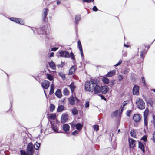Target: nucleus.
Masks as SVG:
<instances>
[{
	"label": "nucleus",
	"instance_id": "obj_1",
	"mask_svg": "<svg viewBox=\"0 0 155 155\" xmlns=\"http://www.w3.org/2000/svg\"><path fill=\"white\" fill-rule=\"evenodd\" d=\"M99 81L97 79H91L89 81L85 82L84 84L85 90L89 92H94L97 94L101 92L106 94L109 91V88L107 86L100 87L98 84Z\"/></svg>",
	"mask_w": 155,
	"mask_h": 155
},
{
	"label": "nucleus",
	"instance_id": "obj_2",
	"mask_svg": "<svg viewBox=\"0 0 155 155\" xmlns=\"http://www.w3.org/2000/svg\"><path fill=\"white\" fill-rule=\"evenodd\" d=\"M59 54L61 57L65 58L71 57L72 60H75V56L72 52L70 53L69 54V52L68 51L61 50L59 52Z\"/></svg>",
	"mask_w": 155,
	"mask_h": 155
},
{
	"label": "nucleus",
	"instance_id": "obj_3",
	"mask_svg": "<svg viewBox=\"0 0 155 155\" xmlns=\"http://www.w3.org/2000/svg\"><path fill=\"white\" fill-rule=\"evenodd\" d=\"M37 32L39 34H42L45 35V36L46 38L48 39H49V37L48 35L49 32L47 29V26H44L41 28H39L37 29Z\"/></svg>",
	"mask_w": 155,
	"mask_h": 155
},
{
	"label": "nucleus",
	"instance_id": "obj_4",
	"mask_svg": "<svg viewBox=\"0 0 155 155\" xmlns=\"http://www.w3.org/2000/svg\"><path fill=\"white\" fill-rule=\"evenodd\" d=\"M138 108L140 110H143L145 108V103L143 101L141 98H139L136 101Z\"/></svg>",
	"mask_w": 155,
	"mask_h": 155
},
{
	"label": "nucleus",
	"instance_id": "obj_5",
	"mask_svg": "<svg viewBox=\"0 0 155 155\" xmlns=\"http://www.w3.org/2000/svg\"><path fill=\"white\" fill-rule=\"evenodd\" d=\"M26 151L29 155H32L34 153V147L32 143H29L27 147Z\"/></svg>",
	"mask_w": 155,
	"mask_h": 155
},
{
	"label": "nucleus",
	"instance_id": "obj_6",
	"mask_svg": "<svg viewBox=\"0 0 155 155\" xmlns=\"http://www.w3.org/2000/svg\"><path fill=\"white\" fill-rule=\"evenodd\" d=\"M9 19L11 21L16 23L19 24L21 25H24L23 21L21 19L17 18L15 17H11Z\"/></svg>",
	"mask_w": 155,
	"mask_h": 155
},
{
	"label": "nucleus",
	"instance_id": "obj_7",
	"mask_svg": "<svg viewBox=\"0 0 155 155\" xmlns=\"http://www.w3.org/2000/svg\"><path fill=\"white\" fill-rule=\"evenodd\" d=\"M43 13L42 15V21L45 22L47 20V16L48 14V9L47 8H44L43 10Z\"/></svg>",
	"mask_w": 155,
	"mask_h": 155
},
{
	"label": "nucleus",
	"instance_id": "obj_8",
	"mask_svg": "<svg viewBox=\"0 0 155 155\" xmlns=\"http://www.w3.org/2000/svg\"><path fill=\"white\" fill-rule=\"evenodd\" d=\"M139 87L135 85L133 88V94L134 95H137L139 94Z\"/></svg>",
	"mask_w": 155,
	"mask_h": 155
},
{
	"label": "nucleus",
	"instance_id": "obj_9",
	"mask_svg": "<svg viewBox=\"0 0 155 155\" xmlns=\"http://www.w3.org/2000/svg\"><path fill=\"white\" fill-rule=\"evenodd\" d=\"M141 116L139 114H135L133 117L134 121L136 123L139 122L141 119Z\"/></svg>",
	"mask_w": 155,
	"mask_h": 155
},
{
	"label": "nucleus",
	"instance_id": "obj_10",
	"mask_svg": "<svg viewBox=\"0 0 155 155\" xmlns=\"http://www.w3.org/2000/svg\"><path fill=\"white\" fill-rule=\"evenodd\" d=\"M68 118V116L67 113H63L61 115V122L62 123L66 122Z\"/></svg>",
	"mask_w": 155,
	"mask_h": 155
},
{
	"label": "nucleus",
	"instance_id": "obj_11",
	"mask_svg": "<svg viewBox=\"0 0 155 155\" xmlns=\"http://www.w3.org/2000/svg\"><path fill=\"white\" fill-rule=\"evenodd\" d=\"M50 85L49 82L47 80L44 81L42 83L41 86L44 89H48Z\"/></svg>",
	"mask_w": 155,
	"mask_h": 155
},
{
	"label": "nucleus",
	"instance_id": "obj_12",
	"mask_svg": "<svg viewBox=\"0 0 155 155\" xmlns=\"http://www.w3.org/2000/svg\"><path fill=\"white\" fill-rule=\"evenodd\" d=\"M78 47L79 49V50L80 51L81 55L82 57H83L84 56V54L83 52V50L82 48V45L81 44V43L80 42V41L79 40L78 41Z\"/></svg>",
	"mask_w": 155,
	"mask_h": 155
},
{
	"label": "nucleus",
	"instance_id": "obj_13",
	"mask_svg": "<svg viewBox=\"0 0 155 155\" xmlns=\"http://www.w3.org/2000/svg\"><path fill=\"white\" fill-rule=\"evenodd\" d=\"M81 19V16L80 15H76L75 17L76 27L78 26L79 22Z\"/></svg>",
	"mask_w": 155,
	"mask_h": 155
},
{
	"label": "nucleus",
	"instance_id": "obj_14",
	"mask_svg": "<svg viewBox=\"0 0 155 155\" xmlns=\"http://www.w3.org/2000/svg\"><path fill=\"white\" fill-rule=\"evenodd\" d=\"M129 143L130 146L131 147H133L135 145V140L132 138H129Z\"/></svg>",
	"mask_w": 155,
	"mask_h": 155
},
{
	"label": "nucleus",
	"instance_id": "obj_15",
	"mask_svg": "<svg viewBox=\"0 0 155 155\" xmlns=\"http://www.w3.org/2000/svg\"><path fill=\"white\" fill-rule=\"evenodd\" d=\"M138 143V147L140 148L143 153H145V150L143 144L141 142H139Z\"/></svg>",
	"mask_w": 155,
	"mask_h": 155
},
{
	"label": "nucleus",
	"instance_id": "obj_16",
	"mask_svg": "<svg viewBox=\"0 0 155 155\" xmlns=\"http://www.w3.org/2000/svg\"><path fill=\"white\" fill-rule=\"evenodd\" d=\"M69 101L71 105H74L75 104V98L73 96L70 97L69 98Z\"/></svg>",
	"mask_w": 155,
	"mask_h": 155
},
{
	"label": "nucleus",
	"instance_id": "obj_17",
	"mask_svg": "<svg viewBox=\"0 0 155 155\" xmlns=\"http://www.w3.org/2000/svg\"><path fill=\"white\" fill-rule=\"evenodd\" d=\"M63 130L65 132H68L69 130L70 126L67 124H64L63 125Z\"/></svg>",
	"mask_w": 155,
	"mask_h": 155
},
{
	"label": "nucleus",
	"instance_id": "obj_18",
	"mask_svg": "<svg viewBox=\"0 0 155 155\" xmlns=\"http://www.w3.org/2000/svg\"><path fill=\"white\" fill-rule=\"evenodd\" d=\"M75 70L76 69L75 66H72L69 70L68 74L72 75L74 73Z\"/></svg>",
	"mask_w": 155,
	"mask_h": 155
},
{
	"label": "nucleus",
	"instance_id": "obj_19",
	"mask_svg": "<svg viewBox=\"0 0 155 155\" xmlns=\"http://www.w3.org/2000/svg\"><path fill=\"white\" fill-rule=\"evenodd\" d=\"M55 94L56 96L58 98H60L61 97V91L60 89H57Z\"/></svg>",
	"mask_w": 155,
	"mask_h": 155
},
{
	"label": "nucleus",
	"instance_id": "obj_20",
	"mask_svg": "<svg viewBox=\"0 0 155 155\" xmlns=\"http://www.w3.org/2000/svg\"><path fill=\"white\" fill-rule=\"evenodd\" d=\"M115 74V72L114 70H112L109 72L106 75V77H111L114 75Z\"/></svg>",
	"mask_w": 155,
	"mask_h": 155
},
{
	"label": "nucleus",
	"instance_id": "obj_21",
	"mask_svg": "<svg viewBox=\"0 0 155 155\" xmlns=\"http://www.w3.org/2000/svg\"><path fill=\"white\" fill-rule=\"evenodd\" d=\"M69 86L71 89V91L72 93L74 92L75 88V86L74 85V83H72L69 85Z\"/></svg>",
	"mask_w": 155,
	"mask_h": 155
},
{
	"label": "nucleus",
	"instance_id": "obj_22",
	"mask_svg": "<svg viewBox=\"0 0 155 155\" xmlns=\"http://www.w3.org/2000/svg\"><path fill=\"white\" fill-rule=\"evenodd\" d=\"M64 107L62 105H59L57 109V112H59L62 111L64 109Z\"/></svg>",
	"mask_w": 155,
	"mask_h": 155
},
{
	"label": "nucleus",
	"instance_id": "obj_23",
	"mask_svg": "<svg viewBox=\"0 0 155 155\" xmlns=\"http://www.w3.org/2000/svg\"><path fill=\"white\" fill-rule=\"evenodd\" d=\"M72 113L74 115H76L78 114V111L76 107H74L72 109Z\"/></svg>",
	"mask_w": 155,
	"mask_h": 155
},
{
	"label": "nucleus",
	"instance_id": "obj_24",
	"mask_svg": "<svg viewBox=\"0 0 155 155\" xmlns=\"http://www.w3.org/2000/svg\"><path fill=\"white\" fill-rule=\"evenodd\" d=\"M49 64L50 68L53 69H54L55 68L56 66H55L54 63L52 61L49 63Z\"/></svg>",
	"mask_w": 155,
	"mask_h": 155
},
{
	"label": "nucleus",
	"instance_id": "obj_25",
	"mask_svg": "<svg viewBox=\"0 0 155 155\" xmlns=\"http://www.w3.org/2000/svg\"><path fill=\"white\" fill-rule=\"evenodd\" d=\"M149 110L148 108H146L144 112V118H147L149 114Z\"/></svg>",
	"mask_w": 155,
	"mask_h": 155
},
{
	"label": "nucleus",
	"instance_id": "obj_26",
	"mask_svg": "<svg viewBox=\"0 0 155 155\" xmlns=\"http://www.w3.org/2000/svg\"><path fill=\"white\" fill-rule=\"evenodd\" d=\"M40 143H38L37 142L35 143L33 146V147L36 150H38L40 147Z\"/></svg>",
	"mask_w": 155,
	"mask_h": 155
},
{
	"label": "nucleus",
	"instance_id": "obj_27",
	"mask_svg": "<svg viewBox=\"0 0 155 155\" xmlns=\"http://www.w3.org/2000/svg\"><path fill=\"white\" fill-rule=\"evenodd\" d=\"M54 86L53 84H51V86L50 90L49 92V94L51 95L54 93Z\"/></svg>",
	"mask_w": 155,
	"mask_h": 155
},
{
	"label": "nucleus",
	"instance_id": "obj_28",
	"mask_svg": "<svg viewBox=\"0 0 155 155\" xmlns=\"http://www.w3.org/2000/svg\"><path fill=\"white\" fill-rule=\"evenodd\" d=\"M49 117L51 119L54 120L56 117V114L55 113H53L50 114Z\"/></svg>",
	"mask_w": 155,
	"mask_h": 155
},
{
	"label": "nucleus",
	"instance_id": "obj_29",
	"mask_svg": "<svg viewBox=\"0 0 155 155\" xmlns=\"http://www.w3.org/2000/svg\"><path fill=\"white\" fill-rule=\"evenodd\" d=\"M102 81L104 83L107 84L109 82V80L106 77H103L102 78Z\"/></svg>",
	"mask_w": 155,
	"mask_h": 155
},
{
	"label": "nucleus",
	"instance_id": "obj_30",
	"mask_svg": "<svg viewBox=\"0 0 155 155\" xmlns=\"http://www.w3.org/2000/svg\"><path fill=\"white\" fill-rule=\"evenodd\" d=\"M82 127V125L80 123H78L76 125V128L78 130H80Z\"/></svg>",
	"mask_w": 155,
	"mask_h": 155
},
{
	"label": "nucleus",
	"instance_id": "obj_31",
	"mask_svg": "<svg viewBox=\"0 0 155 155\" xmlns=\"http://www.w3.org/2000/svg\"><path fill=\"white\" fill-rule=\"evenodd\" d=\"M146 51H145L144 49L142 50L140 52V57L143 58V60L144 58V54L146 53Z\"/></svg>",
	"mask_w": 155,
	"mask_h": 155
},
{
	"label": "nucleus",
	"instance_id": "obj_32",
	"mask_svg": "<svg viewBox=\"0 0 155 155\" xmlns=\"http://www.w3.org/2000/svg\"><path fill=\"white\" fill-rule=\"evenodd\" d=\"M46 77L50 81L52 80L53 79V76L48 73L47 74Z\"/></svg>",
	"mask_w": 155,
	"mask_h": 155
},
{
	"label": "nucleus",
	"instance_id": "obj_33",
	"mask_svg": "<svg viewBox=\"0 0 155 155\" xmlns=\"http://www.w3.org/2000/svg\"><path fill=\"white\" fill-rule=\"evenodd\" d=\"M55 109V106L53 104H51L50 105V111L51 112H53Z\"/></svg>",
	"mask_w": 155,
	"mask_h": 155
},
{
	"label": "nucleus",
	"instance_id": "obj_34",
	"mask_svg": "<svg viewBox=\"0 0 155 155\" xmlns=\"http://www.w3.org/2000/svg\"><path fill=\"white\" fill-rule=\"evenodd\" d=\"M58 75L62 78V79L65 80V75L62 72L59 73Z\"/></svg>",
	"mask_w": 155,
	"mask_h": 155
},
{
	"label": "nucleus",
	"instance_id": "obj_35",
	"mask_svg": "<svg viewBox=\"0 0 155 155\" xmlns=\"http://www.w3.org/2000/svg\"><path fill=\"white\" fill-rule=\"evenodd\" d=\"M53 130L56 133H59L58 131V128L57 127L54 125V126H53L52 127H51Z\"/></svg>",
	"mask_w": 155,
	"mask_h": 155
},
{
	"label": "nucleus",
	"instance_id": "obj_36",
	"mask_svg": "<svg viewBox=\"0 0 155 155\" xmlns=\"http://www.w3.org/2000/svg\"><path fill=\"white\" fill-rule=\"evenodd\" d=\"M94 129L97 132L99 130V126L97 125H95L93 126Z\"/></svg>",
	"mask_w": 155,
	"mask_h": 155
},
{
	"label": "nucleus",
	"instance_id": "obj_37",
	"mask_svg": "<svg viewBox=\"0 0 155 155\" xmlns=\"http://www.w3.org/2000/svg\"><path fill=\"white\" fill-rule=\"evenodd\" d=\"M21 154V155H28L27 152L26 153L25 151L21 150L20 151Z\"/></svg>",
	"mask_w": 155,
	"mask_h": 155
},
{
	"label": "nucleus",
	"instance_id": "obj_38",
	"mask_svg": "<svg viewBox=\"0 0 155 155\" xmlns=\"http://www.w3.org/2000/svg\"><path fill=\"white\" fill-rule=\"evenodd\" d=\"M127 103L126 101H124L123 103V106L121 107V112H122L123 110V108H124V106L126 105Z\"/></svg>",
	"mask_w": 155,
	"mask_h": 155
},
{
	"label": "nucleus",
	"instance_id": "obj_39",
	"mask_svg": "<svg viewBox=\"0 0 155 155\" xmlns=\"http://www.w3.org/2000/svg\"><path fill=\"white\" fill-rule=\"evenodd\" d=\"M153 120L151 121V122L153 124V126L155 127V115L153 116Z\"/></svg>",
	"mask_w": 155,
	"mask_h": 155
},
{
	"label": "nucleus",
	"instance_id": "obj_40",
	"mask_svg": "<svg viewBox=\"0 0 155 155\" xmlns=\"http://www.w3.org/2000/svg\"><path fill=\"white\" fill-rule=\"evenodd\" d=\"M65 65V63L64 62H61V64H58L57 65V66L58 68H60V67H62L63 66H64Z\"/></svg>",
	"mask_w": 155,
	"mask_h": 155
},
{
	"label": "nucleus",
	"instance_id": "obj_41",
	"mask_svg": "<svg viewBox=\"0 0 155 155\" xmlns=\"http://www.w3.org/2000/svg\"><path fill=\"white\" fill-rule=\"evenodd\" d=\"M130 134L132 137L134 138H136V135L134 131H131L130 132Z\"/></svg>",
	"mask_w": 155,
	"mask_h": 155
},
{
	"label": "nucleus",
	"instance_id": "obj_42",
	"mask_svg": "<svg viewBox=\"0 0 155 155\" xmlns=\"http://www.w3.org/2000/svg\"><path fill=\"white\" fill-rule=\"evenodd\" d=\"M122 61L120 59L119 60V62L117 63L115 65V66H117L120 65L122 63Z\"/></svg>",
	"mask_w": 155,
	"mask_h": 155
},
{
	"label": "nucleus",
	"instance_id": "obj_43",
	"mask_svg": "<svg viewBox=\"0 0 155 155\" xmlns=\"http://www.w3.org/2000/svg\"><path fill=\"white\" fill-rule=\"evenodd\" d=\"M89 101H87L86 102L85 104V107L87 108L89 107Z\"/></svg>",
	"mask_w": 155,
	"mask_h": 155
},
{
	"label": "nucleus",
	"instance_id": "obj_44",
	"mask_svg": "<svg viewBox=\"0 0 155 155\" xmlns=\"http://www.w3.org/2000/svg\"><path fill=\"white\" fill-rule=\"evenodd\" d=\"M82 1L83 3H90L91 2H93V1H94V0H82Z\"/></svg>",
	"mask_w": 155,
	"mask_h": 155
},
{
	"label": "nucleus",
	"instance_id": "obj_45",
	"mask_svg": "<svg viewBox=\"0 0 155 155\" xmlns=\"http://www.w3.org/2000/svg\"><path fill=\"white\" fill-rule=\"evenodd\" d=\"M144 125L147 126V118H144Z\"/></svg>",
	"mask_w": 155,
	"mask_h": 155
},
{
	"label": "nucleus",
	"instance_id": "obj_46",
	"mask_svg": "<svg viewBox=\"0 0 155 155\" xmlns=\"http://www.w3.org/2000/svg\"><path fill=\"white\" fill-rule=\"evenodd\" d=\"M131 112V110H128L126 113V115L128 117L130 116Z\"/></svg>",
	"mask_w": 155,
	"mask_h": 155
},
{
	"label": "nucleus",
	"instance_id": "obj_47",
	"mask_svg": "<svg viewBox=\"0 0 155 155\" xmlns=\"http://www.w3.org/2000/svg\"><path fill=\"white\" fill-rule=\"evenodd\" d=\"M118 110H116L115 111L113 112L112 115L113 116L116 117L118 114Z\"/></svg>",
	"mask_w": 155,
	"mask_h": 155
},
{
	"label": "nucleus",
	"instance_id": "obj_48",
	"mask_svg": "<svg viewBox=\"0 0 155 155\" xmlns=\"http://www.w3.org/2000/svg\"><path fill=\"white\" fill-rule=\"evenodd\" d=\"M127 53L126 51H123L122 53V56L123 57H126L127 55Z\"/></svg>",
	"mask_w": 155,
	"mask_h": 155
},
{
	"label": "nucleus",
	"instance_id": "obj_49",
	"mask_svg": "<svg viewBox=\"0 0 155 155\" xmlns=\"http://www.w3.org/2000/svg\"><path fill=\"white\" fill-rule=\"evenodd\" d=\"M68 90H67L66 88H65V89H64L63 91L64 94L65 95L67 94L68 93Z\"/></svg>",
	"mask_w": 155,
	"mask_h": 155
},
{
	"label": "nucleus",
	"instance_id": "obj_50",
	"mask_svg": "<svg viewBox=\"0 0 155 155\" xmlns=\"http://www.w3.org/2000/svg\"><path fill=\"white\" fill-rule=\"evenodd\" d=\"M141 140H143L144 142H145L147 140V137H146V136H143L142 137V138H141Z\"/></svg>",
	"mask_w": 155,
	"mask_h": 155
},
{
	"label": "nucleus",
	"instance_id": "obj_51",
	"mask_svg": "<svg viewBox=\"0 0 155 155\" xmlns=\"http://www.w3.org/2000/svg\"><path fill=\"white\" fill-rule=\"evenodd\" d=\"M123 77L122 75H119L118 76V80L119 81H120L122 80L123 79Z\"/></svg>",
	"mask_w": 155,
	"mask_h": 155
},
{
	"label": "nucleus",
	"instance_id": "obj_52",
	"mask_svg": "<svg viewBox=\"0 0 155 155\" xmlns=\"http://www.w3.org/2000/svg\"><path fill=\"white\" fill-rule=\"evenodd\" d=\"M114 82H115V80H111L110 81V86H113L114 84H115Z\"/></svg>",
	"mask_w": 155,
	"mask_h": 155
},
{
	"label": "nucleus",
	"instance_id": "obj_53",
	"mask_svg": "<svg viewBox=\"0 0 155 155\" xmlns=\"http://www.w3.org/2000/svg\"><path fill=\"white\" fill-rule=\"evenodd\" d=\"M142 81L143 83V84L145 86L146 85V82L144 78L143 77H142L141 78Z\"/></svg>",
	"mask_w": 155,
	"mask_h": 155
},
{
	"label": "nucleus",
	"instance_id": "obj_54",
	"mask_svg": "<svg viewBox=\"0 0 155 155\" xmlns=\"http://www.w3.org/2000/svg\"><path fill=\"white\" fill-rule=\"evenodd\" d=\"M78 131L77 130H75L71 133V135H75L76 134H78Z\"/></svg>",
	"mask_w": 155,
	"mask_h": 155
},
{
	"label": "nucleus",
	"instance_id": "obj_55",
	"mask_svg": "<svg viewBox=\"0 0 155 155\" xmlns=\"http://www.w3.org/2000/svg\"><path fill=\"white\" fill-rule=\"evenodd\" d=\"M52 2H55V1H57V5H59L61 3V2L59 0H51Z\"/></svg>",
	"mask_w": 155,
	"mask_h": 155
},
{
	"label": "nucleus",
	"instance_id": "obj_56",
	"mask_svg": "<svg viewBox=\"0 0 155 155\" xmlns=\"http://www.w3.org/2000/svg\"><path fill=\"white\" fill-rule=\"evenodd\" d=\"M93 10L94 11H97L98 10V9L96 6H94L93 8Z\"/></svg>",
	"mask_w": 155,
	"mask_h": 155
},
{
	"label": "nucleus",
	"instance_id": "obj_57",
	"mask_svg": "<svg viewBox=\"0 0 155 155\" xmlns=\"http://www.w3.org/2000/svg\"><path fill=\"white\" fill-rule=\"evenodd\" d=\"M58 49V48L57 47H53L51 48V51H56Z\"/></svg>",
	"mask_w": 155,
	"mask_h": 155
},
{
	"label": "nucleus",
	"instance_id": "obj_58",
	"mask_svg": "<svg viewBox=\"0 0 155 155\" xmlns=\"http://www.w3.org/2000/svg\"><path fill=\"white\" fill-rule=\"evenodd\" d=\"M152 139L153 142L155 143V132L153 133V134Z\"/></svg>",
	"mask_w": 155,
	"mask_h": 155
},
{
	"label": "nucleus",
	"instance_id": "obj_59",
	"mask_svg": "<svg viewBox=\"0 0 155 155\" xmlns=\"http://www.w3.org/2000/svg\"><path fill=\"white\" fill-rule=\"evenodd\" d=\"M99 96L101 97V99L104 100L105 101H106V99L103 95L100 94Z\"/></svg>",
	"mask_w": 155,
	"mask_h": 155
},
{
	"label": "nucleus",
	"instance_id": "obj_60",
	"mask_svg": "<svg viewBox=\"0 0 155 155\" xmlns=\"http://www.w3.org/2000/svg\"><path fill=\"white\" fill-rule=\"evenodd\" d=\"M54 122H53L52 121H50V123L51 124V127H53V126H54L55 125L54 124Z\"/></svg>",
	"mask_w": 155,
	"mask_h": 155
},
{
	"label": "nucleus",
	"instance_id": "obj_61",
	"mask_svg": "<svg viewBox=\"0 0 155 155\" xmlns=\"http://www.w3.org/2000/svg\"><path fill=\"white\" fill-rule=\"evenodd\" d=\"M127 73H128V71H127V70H125L123 71V73L125 74H127Z\"/></svg>",
	"mask_w": 155,
	"mask_h": 155
},
{
	"label": "nucleus",
	"instance_id": "obj_62",
	"mask_svg": "<svg viewBox=\"0 0 155 155\" xmlns=\"http://www.w3.org/2000/svg\"><path fill=\"white\" fill-rule=\"evenodd\" d=\"M54 54L53 52L51 53L50 54V57H53L54 56Z\"/></svg>",
	"mask_w": 155,
	"mask_h": 155
},
{
	"label": "nucleus",
	"instance_id": "obj_63",
	"mask_svg": "<svg viewBox=\"0 0 155 155\" xmlns=\"http://www.w3.org/2000/svg\"><path fill=\"white\" fill-rule=\"evenodd\" d=\"M124 46L126 48H128L129 47V45H126L125 44H124Z\"/></svg>",
	"mask_w": 155,
	"mask_h": 155
},
{
	"label": "nucleus",
	"instance_id": "obj_64",
	"mask_svg": "<svg viewBox=\"0 0 155 155\" xmlns=\"http://www.w3.org/2000/svg\"><path fill=\"white\" fill-rule=\"evenodd\" d=\"M141 48H145V46L144 45H142L141 46Z\"/></svg>",
	"mask_w": 155,
	"mask_h": 155
}]
</instances>
